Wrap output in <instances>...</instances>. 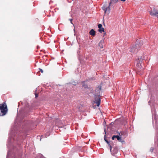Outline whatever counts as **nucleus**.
I'll use <instances>...</instances> for the list:
<instances>
[{
	"label": "nucleus",
	"mask_w": 158,
	"mask_h": 158,
	"mask_svg": "<svg viewBox=\"0 0 158 158\" xmlns=\"http://www.w3.org/2000/svg\"><path fill=\"white\" fill-rule=\"evenodd\" d=\"M0 110H1V112H0V116H4L7 113L8 111V109L5 102L0 104Z\"/></svg>",
	"instance_id": "1"
},
{
	"label": "nucleus",
	"mask_w": 158,
	"mask_h": 158,
	"mask_svg": "<svg viewBox=\"0 0 158 158\" xmlns=\"http://www.w3.org/2000/svg\"><path fill=\"white\" fill-rule=\"evenodd\" d=\"M109 4L108 6H107L106 5H104L102 7V9L104 11L105 14H108L110 13V6Z\"/></svg>",
	"instance_id": "2"
},
{
	"label": "nucleus",
	"mask_w": 158,
	"mask_h": 158,
	"mask_svg": "<svg viewBox=\"0 0 158 158\" xmlns=\"http://www.w3.org/2000/svg\"><path fill=\"white\" fill-rule=\"evenodd\" d=\"M150 15L152 16H155L158 18V10L154 8L149 12Z\"/></svg>",
	"instance_id": "3"
},
{
	"label": "nucleus",
	"mask_w": 158,
	"mask_h": 158,
	"mask_svg": "<svg viewBox=\"0 0 158 158\" xmlns=\"http://www.w3.org/2000/svg\"><path fill=\"white\" fill-rule=\"evenodd\" d=\"M139 45L138 44H136L135 45L132 46L130 49V52L133 53L137 52L138 51L137 48L139 46Z\"/></svg>",
	"instance_id": "4"
},
{
	"label": "nucleus",
	"mask_w": 158,
	"mask_h": 158,
	"mask_svg": "<svg viewBox=\"0 0 158 158\" xmlns=\"http://www.w3.org/2000/svg\"><path fill=\"white\" fill-rule=\"evenodd\" d=\"M99 28L98 31L100 33H102V32H104V29L102 27V25L101 24H99L98 25Z\"/></svg>",
	"instance_id": "5"
},
{
	"label": "nucleus",
	"mask_w": 158,
	"mask_h": 158,
	"mask_svg": "<svg viewBox=\"0 0 158 158\" xmlns=\"http://www.w3.org/2000/svg\"><path fill=\"white\" fill-rule=\"evenodd\" d=\"M94 102L96 104L97 106H98L100 105L101 100L98 97L95 98Z\"/></svg>",
	"instance_id": "6"
},
{
	"label": "nucleus",
	"mask_w": 158,
	"mask_h": 158,
	"mask_svg": "<svg viewBox=\"0 0 158 158\" xmlns=\"http://www.w3.org/2000/svg\"><path fill=\"white\" fill-rule=\"evenodd\" d=\"M143 59L141 57V58H138V59L135 60V62L137 63V65L139 67L141 66L140 61H142Z\"/></svg>",
	"instance_id": "7"
},
{
	"label": "nucleus",
	"mask_w": 158,
	"mask_h": 158,
	"mask_svg": "<svg viewBox=\"0 0 158 158\" xmlns=\"http://www.w3.org/2000/svg\"><path fill=\"white\" fill-rule=\"evenodd\" d=\"M104 39H104L103 40H101L100 41V42H99V44H98L99 46L101 48H103V44L104 42Z\"/></svg>",
	"instance_id": "8"
},
{
	"label": "nucleus",
	"mask_w": 158,
	"mask_h": 158,
	"mask_svg": "<svg viewBox=\"0 0 158 158\" xmlns=\"http://www.w3.org/2000/svg\"><path fill=\"white\" fill-rule=\"evenodd\" d=\"M104 140L106 142V143L108 144L109 146L110 147V150L111 151V150L112 149V147L111 145L110 144V141H109L106 138V135H105L104 136Z\"/></svg>",
	"instance_id": "9"
},
{
	"label": "nucleus",
	"mask_w": 158,
	"mask_h": 158,
	"mask_svg": "<svg viewBox=\"0 0 158 158\" xmlns=\"http://www.w3.org/2000/svg\"><path fill=\"white\" fill-rule=\"evenodd\" d=\"M110 151L113 154H117L118 152V148L116 147H115L114 148L112 151L111 150Z\"/></svg>",
	"instance_id": "10"
},
{
	"label": "nucleus",
	"mask_w": 158,
	"mask_h": 158,
	"mask_svg": "<svg viewBox=\"0 0 158 158\" xmlns=\"http://www.w3.org/2000/svg\"><path fill=\"white\" fill-rule=\"evenodd\" d=\"M89 34L90 35L94 36L95 35L96 32L94 31V29H92L90 31V32H89Z\"/></svg>",
	"instance_id": "11"
},
{
	"label": "nucleus",
	"mask_w": 158,
	"mask_h": 158,
	"mask_svg": "<svg viewBox=\"0 0 158 158\" xmlns=\"http://www.w3.org/2000/svg\"><path fill=\"white\" fill-rule=\"evenodd\" d=\"M118 0H110V2L109 3L110 5H111L112 4H114L117 3Z\"/></svg>",
	"instance_id": "12"
},
{
	"label": "nucleus",
	"mask_w": 158,
	"mask_h": 158,
	"mask_svg": "<svg viewBox=\"0 0 158 158\" xmlns=\"http://www.w3.org/2000/svg\"><path fill=\"white\" fill-rule=\"evenodd\" d=\"M116 138L117 140L118 141H119V142H122V139H121V137H120V136L118 135H116Z\"/></svg>",
	"instance_id": "13"
},
{
	"label": "nucleus",
	"mask_w": 158,
	"mask_h": 158,
	"mask_svg": "<svg viewBox=\"0 0 158 158\" xmlns=\"http://www.w3.org/2000/svg\"><path fill=\"white\" fill-rule=\"evenodd\" d=\"M85 81H83L82 82V83H83V87H84V88H87L88 87V86H87V85L86 84H85Z\"/></svg>",
	"instance_id": "14"
},
{
	"label": "nucleus",
	"mask_w": 158,
	"mask_h": 158,
	"mask_svg": "<svg viewBox=\"0 0 158 158\" xmlns=\"http://www.w3.org/2000/svg\"><path fill=\"white\" fill-rule=\"evenodd\" d=\"M102 86L101 85H99L97 88L95 90V91H96L97 90H98V89L99 90H100L101 89Z\"/></svg>",
	"instance_id": "15"
},
{
	"label": "nucleus",
	"mask_w": 158,
	"mask_h": 158,
	"mask_svg": "<svg viewBox=\"0 0 158 158\" xmlns=\"http://www.w3.org/2000/svg\"><path fill=\"white\" fill-rule=\"evenodd\" d=\"M124 133H125L123 131H120V132L119 133V135L120 136H121L122 135H124Z\"/></svg>",
	"instance_id": "16"
},
{
	"label": "nucleus",
	"mask_w": 158,
	"mask_h": 158,
	"mask_svg": "<svg viewBox=\"0 0 158 158\" xmlns=\"http://www.w3.org/2000/svg\"><path fill=\"white\" fill-rule=\"evenodd\" d=\"M116 135H113V136L112 137V140H114V139L115 138H116Z\"/></svg>",
	"instance_id": "17"
},
{
	"label": "nucleus",
	"mask_w": 158,
	"mask_h": 158,
	"mask_svg": "<svg viewBox=\"0 0 158 158\" xmlns=\"http://www.w3.org/2000/svg\"><path fill=\"white\" fill-rule=\"evenodd\" d=\"M39 69L40 70V71L42 73H43V71L42 70V69Z\"/></svg>",
	"instance_id": "18"
},
{
	"label": "nucleus",
	"mask_w": 158,
	"mask_h": 158,
	"mask_svg": "<svg viewBox=\"0 0 158 158\" xmlns=\"http://www.w3.org/2000/svg\"><path fill=\"white\" fill-rule=\"evenodd\" d=\"M35 98H36L38 97V94H35Z\"/></svg>",
	"instance_id": "19"
},
{
	"label": "nucleus",
	"mask_w": 158,
	"mask_h": 158,
	"mask_svg": "<svg viewBox=\"0 0 158 158\" xmlns=\"http://www.w3.org/2000/svg\"><path fill=\"white\" fill-rule=\"evenodd\" d=\"M126 0H120L121 1L123 2H125L126 1Z\"/></svg>",
	"instance_id": "20"
},
{
	"label": "nucleus",
	"mask_w": 158,
	"mask_h": 158,
	"mask_svg": "<svg viewBox=\"0 0 158 158\" xmlns=\"http://www.w3.org/2000/svg\"><path fill=\"white\" fill-rule=\"evenodd\" d=\"M70 21H71V23H72V19H70Z\"/></svg>",
	"instance_id": "21"
},
{
	"label": "nucleus",
	"mask_w": 158,
	"mask_h": 158,
	"mask_svg": "<svg viewBox=\"0 0 158 158\" xmlns=\"http://www.w3.org/2000/svg\"><path fill=\"white\" fill-rule=\"evenodd\" d=\"M106 33L105 32H104V35H103V37H104V36L106 35Z\"/></svg>",
	"instance_id": "22"
},
{
	"label": "nucleus",
	"mask_w": 158,
	"mask_h": 158,
	"mask_svg": "<svg viewBox=\"0 0 158 158\" xmlns=\"http://www.w3.org/2000/svg\"><path fill=\"white\" fill-rule=\"evenodd\" d=\"M104 132H105V133H106V132H105V130Z\"/></svg>",
	"instance_id": "23"
},
{
	"label": "nucleus",
	"mask_w": 158,
	"mask_h": 158,
	"mask_svg": "<svg viewBox=\"0 0 158 158\" xmlns=\"http://www.w3.org/2000/svg\"><path fill=\"white\" fill-rule=\"evenodd\" d=\"M104 132H105V133H106V132H105V130Z\"/></svg>",
	"instance_id": "24"
}]
</instances>
